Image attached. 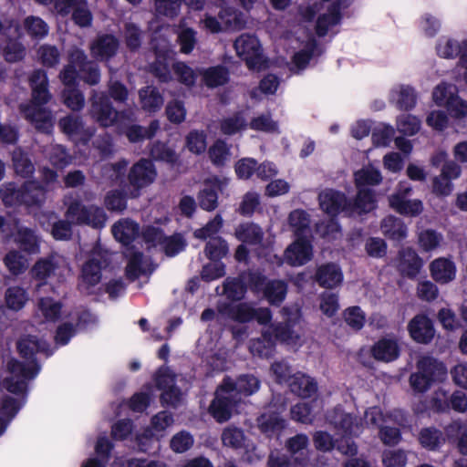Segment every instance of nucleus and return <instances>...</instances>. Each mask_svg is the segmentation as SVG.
<instances>
[{"mask_svg":"<svg viewBox=\"0 0 467 467\" xmlns=\"http://www.w3.org/2000/svg\"><path fill=\"white\" fill-rule=\"evenodd\" d=\"M157 176L154 164L148 159H141L136 162L129 173V182L134 188L129 192L123 189L114 190L108 193L106 204H123L128 197L135 198L138 191L151 184Z\"/></svg>","mask_w":467,"mask_h":467,"instance_id":"obj_1","label":"nucleus"},{"mask_svg":"<svg viewBox=\"0 0 467 467\" xmlns=\"http://www.w3.org/2000/svg\"><path fill=\"white\" fill-rule=\"evenodd\" d=\"M76 223L88 224V206H67L66 212L67 220H59L55 213L43 214L38 218L39 223L46 231H49L52 237L57 241H68L72 237V223L69 221L74 220Z\"/></svg>","mask_w":467,"mask_h":467,"instance_id":"obj_2","label":"nucleus"},{"mask_svg":"<svg viewBox=\"0 0 467 467\" xmlns=\"http://www.w3.org/2000/svg\"><path fill=\"white\" fill-rule=\"evenodd\" d=\"M43 188L35 181H26L20 187L9 182L0 189L3 204H43Z\"/></svg>","mask_w":467,"mask_h":467,"instance_id":"obj_3","label":"nucleus"},{"mask_svg":"<svg viewBox=\"0 0 467 467\" xmlns=\"http://www.w3.org/2000/svg\"><path fill=\"white\" fill-rule=\"evenodd\" d=\"M240 397L223 388V382L218 386L214 398L209 406V413L219 423L226 422L233 411L240 404Z\"/></svg>","mask_w":467,"mask_h":467,"instance_id":"obj_4","label":"nucleus"},{"mask_svg":"<svg viewBox=\"0 0 467 467\" xmlns=\"http://www.w3.org/2000/svg\"><path fill=\"white\" fill-rule=\"evenodd\" d=\"M237 55L242 57L247 67L257 69L263 63L261 45L258 39L251 35H241L234 43Z\"/></svg>","mask_w":467,"mask_h":467,"instance_id":"obj_5","label":"nucleus"},{"mask_svg":"<svg viewBox=\"0 0 467 467\" xmlns=\"http://www.w3.org/2000/svg\"><path fill=\"white\" fill-rule=\"evenodd\" d=\"M16 348L20 357L32 364L38 363L37 353H43L48 358L55 352L47 341L33 335H26L18 339Z\"/></svg>","mask_w":467,"mask_h":467,"instance_id":"obj_6","label":"nucleus"},{"mask_svg":"<svg viewBox=\"0 0 467 467\" xmlns=\"http://www.w3.org/2000/svg\"><path fill=\"white\" fill-rule=\"evenodd\" d=\"M313 256V246L306 236L296 239L285 250V263L291 266L306 265Z\"/></svg>","mask_w":467,"mask_h":467,"instance_id":"obj_7","label":"nucleus"},{"mask_svg":"<svg viewBox=\"0 0 467 467\" xmlns=\"http://www.w3.org/2000/svg\"><path fill=\"white\" fill-rule=\"evenodd\" d=\"M223 382V388L239 396L241 401L243 398L254 394L261 385L259 379L252 374H242L235 379L225 376Z\"/></svg>","mask_w":467,"mask_h":467,"instance_id":"obj_8","label":"nucleus"},{"mask_svg":"<svg viewBox=\"0 0 467 467\" xmlns=\"http://www.w3.org/2000/svg\"><path fill=\"white\" fill-rule=\"evenodd\" d=\"M408 331L413 341L419 344H429L435 336L432 320L425 314H418L408 324Z\"/></svg>","mask_w":467,"mask_h":467,"instance_id":"obj_9","label":"nucleus"},{"mask_svg":"<svg viewBox=\"0 0 467 467\" xmlns=\"http://www.w3.org/2000/svg\"><path fill=\"white\" fill-rule=\"evenodd\" d=\"M91 116L102 127H109L114 124L117 110L112 106L109 96L104 93L93 96Z\"/></svg>","mask_w":467,"mask_h":467,"instance_id":"obj_10","label":"nucleus"},{"mask_svg":"<svg viewBox=\"0 0 467 467\" xmlns=\"http://www.w3.org/2000/svg\"><path fill=\"white\" fill-rule=\"evenodd\" d=\"M43 105L28 104L21 106V112L25 119L40 132L49 133L53 128L52 115L50 110L42 107Z\"/></svg>","mask_w":467,"mask_h":467,"instance_id":"obj_11","label":"nucleus"},{"mask_svg":"<svg viewBox=\"0 0 467 467\" xmlns=\"http://www.w3.org/2000/svg\"><path fill=\"white\" fill-rule=\"evenodd\" d=\"M314 279L320 287L333 289L343 282V273L338 265L325 263L317 267Z\"/></svg>","mask_w":467,"mask_h":467,"instance_id":"obj_12","label":"nucleus"},{"mask_svg":"<svg viewBox=\"0 0 467 467\" xmlns=\"http://www.w3.org/2000/svg\"><path fill=\"white\" fill-rule=\"evenodd\" d=\"M29 86L32 89L33 105H46L51 99L48 90V78L43 69H35L29 77Z\"/></svg>","mask_w":467,"mask_h":467,"instance_id":"obj_13","label":"nucleus"},{"mask_svg":"<svg viewBox=\"0 0 467 467\" xmlns=\"http://www.w3.org/2000/svg\"><path fill=\"white\" fill-rule=\"evenodd\" d=\"M371 357L380 362H392L399 358L400 348L396 338L381 337L370 348Z\"/></svg>","mask_w":467,"mask_h":467,"instance_id":"obj_14","label":"nucleus"},{"mask_svg":"<svg viewBox=\"0 0 467 467\" xmlns=\"http://www.w3.org/2000/svg\"><path fill=\"white\" fill-rule=\"evenodd\" d=\"M114 238L130 250L134 249L132 243L139 236L140 225L131 219H121L111 228Z\"/></svg>","mask_w":467,"mask_h":467,"instance_id":"obj_15","label":"nucleus"},{"mask_svg":"<svg viewBox=\"0 0 467 467\" xmlns=\"http://www.w3.org/2000/svg\"><path fill=\"white\" fill-rule=\"evenodd\" d=\"M422 267V259L414 249L407 247L399 252L398 270L402 276L415 278Z\"/></svg>","mask_w":467,"mask_h":467,"instance_id":"obj_16","label":"nucleus"},{"mask_svg":"<svg viewBox=\"0 0 467 467\" xmlns=\"http://www.w3.org/2000/svg\"><path fill=\"white\" fill-rule=\"evenodd\" d=\"M119 48V40L112 35H102L97 37L89 49L98 60H109L114 57Z\"/></svg>","mask_w":467,"mask_h":467,"instance_id":"obj_17","label":"nucleus"},{"mask_svg":"<svg viewBox=\"0 0 467 467\" xmlns=\"http://www.w3.org/2000/svg\"><path fill=\"white\" fill-rule=\"evenodd\" d=\"M287 384L292 393L304 399L312 397L317 391L314 379L302 372L293 374Z\"/></svg>","mask_w":467,"mask_h":467,"instance_id":"obj_18","label":"nucleus"},{"mask_svg":"<svg viewBox=\"0 0 467 467\" xmlns=\"http://www.w3.org/2000/svg\"><path fill=\"white\" fill-rule=\"evenodd\" d=\"M296 323V318L287 317L284 321L271 324L275 340L287 345L296 343L299 339V335L295 331Z\"/></svg>","mask_w":467,"mask_h":467,"instance_id":"obj_19","label":"nucleus"},{"mask_svg":"<svg viewBox=\"0 0 467 467\" xmlns=\"http://www.w3.org/2000/svg\"><path fill=\"white\" fill-rule=\"evenodd\" d=\"M220 314L228 317L238 323H248L253 321V306L248 303L231 304L224 303L218 306Z\"/></svg>","mask_w":467,"mask_h":467,"instance_id":"obj_20","label":"nucleus"},{"mask_svg":"<svg viewBox=\"0 0 467 467\" xmlns=\"http://www.w3.org/2000/svg\"><path fill=\"white\" fill-rule=\"evenodd\" d=\"M431 277L440 284H447L455 278L456 267L454 263L447 258L440 257L430 265Z\"/></svg>","mask_w":467,"mask_h":467,"instance_id":"obj_21","label":"nucleus"},{"mask_svg":"<svg viewBox=\"0 0 467 467\" xmlns=\"http://www.w3.org/2000/svg\"><path fill=\"white\" fill-rule=\"evenodd\" d=\"M417 369L433 383L441 381L447 375L444 364L432 357H422L417 363Z\"/></svg>","mask_w":467,"mask_h":467,"instance_id":"obj_22","label":"nucleus"},{"mask_svg":"<svg viewBox=\"0 0 467 467\" xmlns=\"http://www.w3.org/2000/svg\"><path fill=\"white\" fill-rule=\"evenodd\" d=\"M141 109L147 112L159 111L164 103L162 94L154 86H147L139 90Z\"/></svg>","mask_w":467,"mask_h":467,"instance_id":"obj_23","label":"nucleus"},{"mask_svg":"<svg viewBox=\"0 0 467 467\" xmlns=\"http://www.w3.org/2000/svg\"><path fill=\"white\" fill-rule=\"evenodd\" d=\"M380 226L383 234L389 240L401 242L407 237L408 229L400 218L389 215L382 220Z\"/></svg>","mask_w":467,"mask_h":467,"instance_id":"obj_24","label":"nucleus"},{"mask_svg":"<svg viewBox=\"0 0 467 467\" xmlns=\"http://www.w3.org/2000/svg\"><path fill=\"white\" fill-rule=\"evenodd\" d=\"M327 420L334 428L344 436H349L353 433V427L355 424L356 418L350 413L345 412L340 408H335L331 412L327 414Z\"/></svg>","mask_w":467,"mask_h":467,"instance_id":"obj_25","label":"nucleus"},{"mask_svg":"<svg viewBox=\"0 0 467 467\" xmlns=\"http://www.w3.org/2000/svg\"><path fill=\"white\" fill-rule=\"evenodd\" d=\"M12 162L15 172L23 178H30L35 173V165L29 153L20 147L13 150Z\"/></svg>","mask_w":467,"mask_h":467,"instance_id":"obj_26","label":"nucleus"},{"mask_svg":"<svg viewBox=\"0 0 467 467\" xmlns=\"http://www.w3.org/2000/svg\"><path fill=\"white\" fill-rule=\"evenodd\" d=\"M419 442L428 451H438L445 443L443 432L435 427H425L420 431Z\"/></svg>","mask_w":467,"mask_h":467,"instance_id":"obj_27","label":"nucleus"},{"mask_svg":"<svg viewBox=\"0 0 467 467\" xmlns=\"http://www.w3.org/2000/svg\"><path fill=\"white\" fill-rule=\"evenodd\" d=\"M287 294V284L281 279L269 280L263 292L264 297L272 306H279Z\"/></svg>","mask_w":467,"mask_h":467,"instance_id":"obj_28","label":"nucleus"},{"mask_svg":"<svg viewBox=\"0 0 467 467\" xmlns=\"http://www.w3.org/2000/svg\"><path fill=\"white\" fill-rule=\"evenodd\" d=\"M160 129V122L157 119L152 120L148 127L133 124L123 130L128 140L132 142H140L146 139H151Z\"/></svg>","mask_w":467,"mask_h":467,"instance_id":"obj_29","label":"nucleus"},{"mask_svg":"<svg viewBox=\"0 0 467 467\" xmlns=\"http://www.w3.org/2000/svg\"><path fill=\"white\" fill-rule=\"evenodd\" d=\"M235 237L244 244L258 245L263 242L264 232L254 223H242L235 230Z\"/></svg>","mask_w":467,"mask_h":467,"instance_id":"obj_30","label":"nucleus"},{"mask_svg":"<svg viewBox=\"0 0 467 467\" xmlns=\"http://www.w3.org/2000/svg\"><path fill=\"white\" fill-rule=\"evenodd\" d=\"M23 26L27 36L33 40H42L49 32V26L47 22L36 16H26L24 19Z\"/></svg>","mask_w":467,"mask_h":467,"instance_id":"obj_31","label":"nucleus"},{"mask_svg":"<svg viewBox=\"0 0 467 467\" xmlns=\"http://www.w3.org/2000/svg\"><path fill=\"white\" fill-rule=\"evenodd\" d=\"M110 265V260L107 255L89 251V287L99 283L101 279V270L106 269Z\"/></svg>","mask_w":467,"mask_h":467,"instance_id":"obj_32","label":"nucleus"},{"mask_svg":"<svg viewBox=\"0 0 467 467\" xmlns=\"http://www.w3.org/2000/svg\"><path fill=\"white\" fill-rule=\"evenodd\" d=\"M7 368L9 372L16 377L23 378L25 379H33L40 372L41 366L39 363L26 364L16 358H12L7 362Z\"/></svg>","mask_w":467,"mask_h":467,"instance_id":"obj_33","label":"nucleus"},{"mask_svg":"<svg viewBox=\"0 0 467 467\" xmlns=\"http://www.w3.org/2000/svg\"><path fill=\"white\" fill-rule=\"evenodd\" d=\"M354 179L357 188L379 185L382 182L380 171L371 164L355 171Z\"/></svg>","mask_w":467,"mask_h":467,"instance_id":"obj_34","label":"nucleus"},{"mask_svg":"<svg viewBox=\"0 0 467 467\" xmlns=\"http://www.w3.org/2000/svg\"><path fill=\"white\" fill-rule=\"evenodd\" d=\"M57 263L53 256L39 258L31 268V275L34 279L45 283L57 268Z\"/></svg>","mask_w":467,"mask_h":467,"instance_id":"obj_35","label":"nucleus"},{"mask_svg":"<svg viewBox=\"0 0 467 467\" xmlns=\"http://www.w3.org/2000/svg\"><path fill=\"white\" fill-rule=\"evenodd\" d=\"M16 242L19 249L27 254H31L39 252V241L32 229H19L16 237Z\"/></svg>","mask_w":467,"mask_h":467,"instance_id":"obj_36","label":"nucleus"},{"mask_svg":"<svg viewBox=\"0 0 467 467\" xmlns=\"http://www.w3.org/2000/svg\"><path fill=\"white\" fill-rule=\"evenodd\" d=\"M221 439L224 446L234 450L245 447L246 436L244 431L236 426L230 425L224 428Z\"/></svg>","mask_w":467,"mask_h":467,"instance_id":"obj_37","label":"nucleus"},{"mask_svg":"<svg viewBox=\"0 0 467 467\" xmlns=\"http://www.w3.org/2000/svg\"><path fill=\"white\" fill-rule=\"evenodd\" d=\"M227 242L221 236L209 239L204 247V253L208 259L213 262H220L228 254Z\"/></svg>","mask_w":467,"mask_h":467,"instance_id":"obj_38","label":"nucleus"},{"mask_svg":"<svg viewBox=\"0 0 467 467\" xmlns=\"http://www.w3.org/2000/svg\"><path fill=\"white\" fill-rule=\"evenodd\" d=\"M223 286V294L233 302L244 299L247 292V285L238 277H227Z\"/></svg>","mask_w":467,"mask_h":467,"instance_id":"obj_39","label":"nucleus"},{"mask_svg":"<svg viewBox=\"0 0 467 467\" xmlns=\"http://www.w3.org/2000/svg\"><path fill=\"white\" fill-rule=\"evenodd\" d=\"M201 74L205 85L212 88L226 84L229 79V71L223 66L209 67Z\"/></svg>","mask_w":467,"mask_h":467,"instance_id":"obj_40","label":"nucleus"},{"mask_svg":"<svg viewBox=\"0 0 467 467\" xmlns=\"http://www.w3.org/2000/svg\"><path fill=\"white\" fill-rule=\"evenodd\" d=\"M126 257H128L125 268L126 277L130 281H135L146 273L142 266L144 254L140 251H132L130 254H126Z\"/></svg>","mask_w":467,"mask_h":467,"instance_id":"obj_41","label":"nucleus"},{"mask_svg":"<svg viewBox=\"0 0 467 467\" xmlns=\"http://www.w3.org/2000/svg\"><path fill=\"white\" fill-rule=\"evenodd\" d=\"M343 319L347 326L353 331H360L367 321L366 313L359 306L347 307L342 313Z\"/></svg>","mask_w":467,"mask_h":467,"instance_id":"obj_42","label":"nucleus"},{"mask_svg":"<svg viewBox=\"0 0 467 467\" xmlns=\"http://www.w3.org/2000/svg\"><path fill=\"white\" fill-rule=\"evenodd\" d=\"M257 421L261 432L268 437L285 428V420L276 414H263L257 419Z\"/></svg>","mask_w":467,"mask_h":467,"instance_id":"obj_43","label":"nucleus"},{"mask_svg":"<svg viewBox=\"0 0 467 467\" xmlns=\"http://www.w3.org/2000/svg\"><path fill=\"white\" fill-rule=\"evenodd\" d=\"M27 293L21 286H10L5 294L6 306L15 311H18L24 307L27 301Z\"/></svg>","mask_w":467,"mask_h":467,"instance_id":"obj_44","label":"nucleus"},{"mask_svg":"<svg viewBox=\"0 0 467 467\" xmlns=\"http://www.w3.org/2000/svg\"><path fill=\"white\" fill-rule=\"evenodd\" d=\"M246 127V120L241 112L220 120V130L224 135H234Z\"/></svg>","mask_w":467,"mask_h":467,"instance_id":"obj_45","label":"nucleus"},{"mask_svg":"<svg viewBox=\"0 0 467 467\" xmlns=\"http://www.w3.org/2000/svg\"><path fill=\"white\" fill-rule=\"evenodd\" d=\"M187 244L181 234H174L171 236L165 234L161 243V249L168 257H173L183 251Z\"/></svg>","mask_w":467,"mask_h":467,"instance_id":"obj_46","label":"nucleus"},{"mask_svg":"<svg viewBox=\"0 0 467 467\" xmlns=\"http://www.w3.org/2000/svg\"><path fill=\"white\" fill-rule=\"evenodd\" d=\"M38 308L47 321L55 322L60 317L62 304L51 297H42L38 302Z\"/></svg>","mask_w":467,"mask_h":467,"instance_id":"obj_47","label":"nucleus"},{"mask_svg":"<svg viewBox=\"0 0 467 467\" xmlns=\"http://www.w3.org/2000/svg\"><path fill=\"white\" fill-rule=\"evenodd\" d=\"M340 21V14L336 5L328 10V13L319 16L317 22V34L319 36H324L328 30L329 26H335Z\"/></svg>","mask_w":467,"mask_h":467,"instance_id":"obj_48","label":"nucleus"},{"mask_svg":"<svg viewBox=\"0 0 467 467\" xmlns=\"http://www.w3.org/2000/svg\"><path fill=\"white\" fill-rule=\"evenodd\" d=\"M193 442V436L189 431H181L172 436L170 447L176 453H183L192 447Z\"/></svg>","mask_w":467,"mask_h":467,"instance_id":"obj_49","label":"nucleus"},{"mask_svg":"<svg viewBox=\"0 0 467 467\" xmlns=\"http://www.w3.org/2000/svg\"><path fill=\"white\" fill-rule=\"evenodd\" d=\"M442 235L433 229L421 231L418 237L419 245L425 252L436 249L440 245Z\"/></svg>","mask_w":467,"mask_h":467,"instance_id":"obj_50","label":"nucleus"},{"mask_svg":"<svg viewBox=\"0 0 467 467\" xmlns=\"http://www.w3.org/2000/svg\"><path fill=\"white\" fill-rule=\"evenodd\" d=\"M79 323L77 325H73L70 322H64L59 325L54 336V341L57 347L66 346L68 344L70 339L77 334L78 327Z\"/></svg>","mask_w":467,"mask_h":467,"instance_id":"obj_51","label":"nucleus"},{"mask_svg":"<svg viewBox=\"0 0 467 467\" xmlns=\"http://www.w3.org/2000/svg\"><path fill=\"white\" fill-rule=\"evenodd\" d=\"M288 221L290 225L295 228L296 236H304L303 234L309 228V216L303 210H295L290 213Z\"/></svg>","mask_w":467,"mask_h":467,"instance_id":"obj_52","label":"nucleus"},{"mask_svg":"<svg viewBox=\"0 0 467 467\" xmlns=\"http://www.w3.org/2000/svg\"><path fill=\"white\" fill-rule=\"evenodd\" d=\"M177 377L169 367L161 366L154 374L156 388L160 390L176 385Z\"/></svg>","mask_w":467,"mask_h":467,"instance_id":"obj_53","label":"nucleus"},{"mask_svg":"<svg viewBox=\"0 0 467 467\" xmlns=\"http://www.w3.org/2000/svg\"><path fill=\"white\" fill-rule=\"evenodd\" d=\"M321 312L327 317H333L339 309L338 296L335 293L323 292L320 295Z\"/></svg>","mask_w":467,"mask_h":467,"instance_id":"obj_54","label":"nucleus"},{"mask_svg":"<svg viewBox=\"0 0 467 467\" xmlns=\"http://www.w3.org/2000/svg\"><path fill=\"white\" fill-rule=\"evenodd\" d=\"M365 251L369 257L383 258L387 254L388 244L380 237H368L365 242Z\"/></svg>","mask_w":467,"mask_h":467,"instance_id":"obj_55","label":"nucleus"},{"mask_svg":"<svg viewBox=\"0 0 467 467\" xmlns=\"http://www.w3.org/2000/svg\"><path fill=\"white\" fill-rule=\"evenodd\" d=\"M420 127V119L410 114L401 115L397 121V129L404 135L412 136L416 134Z\"/></svg>","mask_w":467,"mask_h":467,"instance_id":"obj_56","label":"nucleus"},{"mask_svg":"<svg viewBox=\"0 0 467 467\" xmlns=\"http://www.w3.org/2000/svg\"><path fill=\"white\" fill-rule=\"evenodd\" d=\"M172 69L178 78V80L187 87L195 84L197 74L184 62H176L172 65Z\"/></svg>","mask_w":467,"mask_h":467,"instance_id":"obj_57","label":"nucleus"},{"mask_svg":"<svg viewBox=\"0 0 467 467\" xmlns=\"http://www.w3.org/2000/svg\"><path fill=\"white\" fill-rule=\"evenodd\" d=\"M49 161L57 169H64L71 162V156L66 147L55 145L49 153Z\"/></svg>","mask_w":467,"mask_h":467,"instance_id":"obj_58","label":"nucleus"},{"mask_svg":"<svg viewBox=\"0 0 467 467\" xmlns=\"http://www.w3.org/2000/svg\"><path fill=\"white\" fill-rule=\"evenodd\" d=\"M64 104L72 110H79L84 106V96L77 87L65 88L62 92Z\"/></svg>","mask_w":467,"mask_h":467,"instance_id":"obj_59","label":"nucleus"},{"mask_svg":"<svg viewBox=\"0 0 467 467\" xmlns=\"http://www.w3.org/2000/svg\"><path fill=\"white\" fill-rule=\"evenodd\" d=\"M150 72L161 83L172 80V75L165 58H157L150 65Z\"/></svg>","mask_w":467,"mask_h":467,"instance_id":"obj_60","label":"nucleus"},{"mask_svg":"<svg viewBox=\"0 0 467 467\" xmlns=\"http://www.w3.org/2000/svg\"><path fill=\"white\" fill-rule=\"evenodd\" d=\"M41 64L47 67H54L60 59V53L57 47L43 45L38 49Z\"/></svg>","mask_w":467,"mask_h":467,"instance_id":"obj_61","label":"nucleus"},{"mask_svg":"<svg viewBox=\"0 0 467 467\" xmlns=\"http://www.w3.org/2000/svg\"><path fill=\"white\" fill-rule=\"evenodd\" d=\"M4 263L9 272L15 275L22 274L26 269L24 256L16 250L9 251L5 254Z\"/></svg>","mask_w":467,"mask_h":467,"instance_id":"obj_62","label":"nucleus"},{"mask_svg":"<svg viewBox=\"0 0 467 467\" xmlns=\"http://www.w3.org/2000/svg\"><path fill=\"white\" fill-rule=\"evenodd\" d=\"M221 187L217 182H206L199 192L200 204H216Z\"/></svg>","mask_w":467,"mask_h":467,"instance_id":"obj_63","label":"nucleus"},{"mask_svg":"<svg viewBox=\"0 0 467 467\" xmlns=\"http://www.w3.org/2000/svg\"><path fill=\"white\" fill-rule=\"evenodd\" d=\"M108 93L117 103H126L130 94L128 88L122 82L113 78L108 82Z\"/></svg>","mask_w":467,"mask_h":467,"instance_id":"obj_64","label":"nucleus"}]
</instances>
